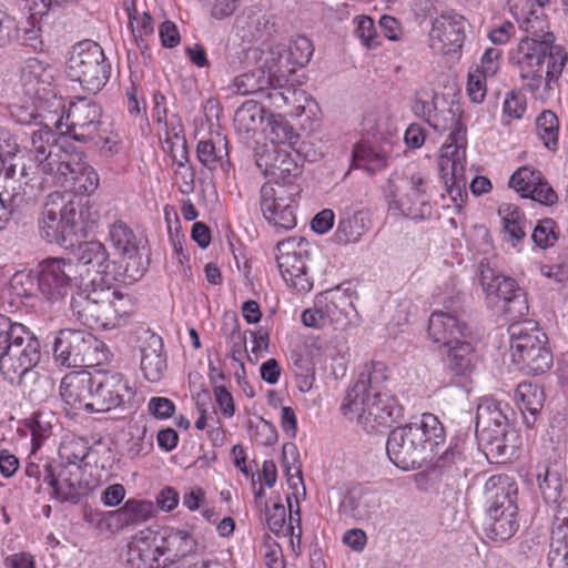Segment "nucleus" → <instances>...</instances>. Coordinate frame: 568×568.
I'll return each instance as SVG.
<instances>
[{
	"mask_svg": "<svg viewBox=\"0 0 568 568\" xmlns=\"http://www.w3.org/2000/svg\"><path fill=\"white\" fill-rule=\"evenodd\" d=\"M510 353L517 368L528 375L545 373L552 365L548 337L531 320L515 322L508 327Z\"/></svg>",
	"mask_w": 568,
	"mask_h": 568,
	"instance_id": "obj_7",
	"label": "nucleus"
},
{
	"mask_svg": "<svg viewBox=\"0 0 568 568\" xmlns=\"http://www.w3.org/2000/svg\"><path fill=\"white\" fill-rule=\"evenodd\" d=\"M151 415L158 419H166L175 412L174 403L166 397H152L148 403Z\"/></svg>",
	"mask_w": 568,
	"mask_h": 568,
	"instance_id": "obj_63",
	"label": "nucleus"
},
{
	"mask_svg": "<svg viewBox=\"0 0 568 568\" xmlns=\"http://www.w3.org/2000/svg\"><path fill=\"white\" fill-rule=\"evenodd\" d=\"M559 239L557 223L549 217L538 221L532 230L531 240L539 248L552 247Z\"/></svg>",
	"mask_w": 568,
	"mask_h": 568,
	"instance_id": "obj_55",
	"label": "nucleus"
},
{
	"mask_svg": "<svg viewBox=\"0 0 568 568\" xmlns=\"http://www.w3.org/2000/svg\"><path fill=\"white\" fill-rule=\"evenodd\" d=\"M527 199L544 205H552L557 202L558 196L541 174V181L531 189V194H529Z\"/></svg>",
	"mask_w": 568,
	"mask_h": 568,
	"instance_id": "obj_62",
	"label": "nucleus"
},
{
	"mask_svg": "<svg viewBox=\"0 0 568 568\" xmlns=\"http://www.w3.org/2000/svg\"><path fill=\"white\" fill-rule=\"evenodd\" d=\"M354 22L356 24L355 33L361 42L369 49L375 48L379 42L373 19L367 16H358Z\"/></svg>",
	"mask_w": 568,
	"mask_h": 568,
	"instance_id": "obj_58",
	"label": "nucleus"
},
{
	"mask_svg": "<svg viewBox=\"0 0 568 568\" xmlns=\"http://www.w3.org/2000/svg\"><path fill=\"white\" fill-rule=\"evenodd\" d=\"M144 248H139L136 252L123 254L120 261L112 262L110 284L113 281L124 284H132L139 281L148 270V256L143 252Z\"/></svg>",
	"mask_w": 568,
	"mask_h": 568,
	"instance_id": "obj_34",
	"label": "nucleus"
},
{
	"mask_svg": "<svg viewBox=\"0 0 568 568\" xmlns=\"http://www.w3.org/2000/svg\"><path fill=\"white\" fill-rule=\"evenodd\" d=\"M388 151L383 146L369 143H358L353 149V161L358 168H363L369 173H376L387 168Z\"/></svg>",
	"mask_w": 568,
	"mask_h": 568,
	"instance_id": "obj_40",
	"label": "nucleus"
},
{
	"mask_svg": "<svg viewBox=\"0 0 568 568\" xmlns=\"http://www.w3.org/2000/svg\"><path fill=\"white\" fill-rule=\"evenodd\" d=\"M21 77L24 85L38 93L41 87L50 85L53 81V69L39 59L31 58L24 62Z\"/></svg>",
	"mask_w": 568,
	"mask_h": 568,
	"instance_id": "obj_44",
	"label": "nucleus"
},
{
	"mask_svg": "<svg viewBox=\"0 0 568 568\" xmlns=\"http://www.w3.org/2000/svg\"><path fill=\"white\" fill-rule=\"evenodd\" d=\"M256 165L268 178L267 182L281 185H294L302 171L292 154L284 148H272L257 154Z\"/></svg>",
	"mask_w": 568,
	"mask_h": 568,
	"instance_id": "obj_21",
	"label": "nucleus"
},
{
	"mask_svg": "<svg viewBox=\"0 0 568 568\" xmlns=\"http://www.w3.org/2000/svg\"><path fill=\"white\" fill-rule=\"evenodd\" d=\"M40 357V342L29 332L27 339L14 343L0 356V373L4 379L16 378L17 371L36 367Z\"/></svg>",
	"mask_w": 568,
	"mask_h": 568,
	"instance_id": "obj_24",
	"label": "nucleus"
},
{
	"mask_svg": "<svg viewBox=\"0 0 568 568\" xmlns=\"http://www.w3.org/2000/svg\"><path fill=\"white\" fill-rule=\"evenodd\" d=\"M263 510L265 511L266 524L268 529L278 535L283 531L286 518V509L282 503H275L270 509L267 504H264Z\"/></svg>",
	"mask_w": 568,
	"mask_h": 568,
	"instance_id": "obj_60",
	"label": "nucleus"
},
{
	"mask_svg": "<svg viewBox=\"0 0 568 568\" xmlns=\"http://www.w3.org/2000/svg\"><path fill=\"white\" fill-rule=\"evenodd\" d=\"M566 463L560 453L554 452L536 465V478L542 499L548 505L561 498Z\"/></svg>",
	"mask_w": 568,
	"mask_h": 568,
	"instance_id": "obj_23",
	"label": "nucleus"
},
{
	"mask_svg": "<svg viewBox=\"0 0 568 568\" xmlns=\"http://www.w3.org/2000/svg\"><path fill=\"white\" fill-rule=\"evenodd\" d=\"M265 106L254 100L243 102L234 114V126L239 133L256 132L265 120Z\"/></svg>",
	"mask_w": 568,
	"mask_h": 568,
	"instance_id": "obj_41",
	"label": "nucleus"
},
{
	"mask_svg": "<svg viewBox=\"0 0 568 568\" xmlns=\"http://www.w3.org/2000/svg\"><path fill=\"white\" fill-rule=\"evenodd\" d=\"M140 367L145 379L151 383L159 382L166 371V357L163 354V342L161 336L148 333V337L141 346Z\"/></svg>",
	"mask_w": 568,
	"mask_h": 568,
	"instance_id": "obj_28",
	"label": "nucleus"
},
{
	"mask_svg": "<svg viewBox=\"0 0 568 568\" xmlns=\"http://www.w3.org/2000/svg\"><path fill=\"white\" fill-rule=\"evenodd\" d=\"M445 442V430L439 419L430 413L422 415L418 422L394 428L387 438L386 453L398 468H419L430 454H438V446Z\"/></svg>",
	"mask_w": 568,
	"mask_h": 568,
	"instance_id": "obj_3",
	"label": "nucleus"
},
{
	"mask_svg": "<svg viewBox=\"0 0 568 568\" xmlns=\"http://www.w3.org/2000/svg\"><path fill=\"white\" fill-rule=\"evenodd\" d=\"M484 495L487 509L498 508H518L517 507V486L508 475H494L489 477L484 485Z\"/></svg>",
	"mask_w": 568,
	"mask_h": 568,
	"instance_id": "obj_29",
	"label": "nucleus"
},
{
	"mask_svg": "<svg viewBox=\"0 0 568 568\" xmlns=\"http://www.w3.org/2000/svg\"><path fill=\"white\" fill-rule=\"evenodd\" d=\"M295 239L281 241L276 245V262L283 280L297 292H308L313 282L307 275V267L302 251H295Z\"/></svg>",
	"mask_w": 568,
	"mask_h": 568,
	"instance_id": "obj_19",
	"label": "nucleus"
},
{
	"mask_svg": "<svg viewBox=\"0 0 568 568\" xmlns=\"http://www.w3.org/2000/svg\"><path fill=\"white\" fill-rule=\"evenodd\" d=\"M270 131L267 136L273 144V148H292L297 139L293 126L281 116L270 115L268 119Z\"/></svg>",
	"mask_w": 568,
	"mask_h": 568,
	"instance_id": "obj_48",
	"label": "nucleus"
},
{
	"mask_svg": "<svg viewBox=\"0 0 568 568\" xmlns=\"http://www.w3.org/2000/svg\"><path fill=\"white\" fill-rule=\"evenodd\" d=\"M286 50L287 59H291L293 64L302 68L310 62L314 48L310 39L304 36H298L291 40Z\"/></svg>",
	"mask_w": 568,
	"mask_h": 568,
	"instance_id": "obj_57",
	"label": "nucleus"
},
{
	"mask_svg": "<svg viewBox=\"0 0 568 568\" xmlns=\"http://www.w3.org/2000/svg\"><path fill=\"white\" fill-rule=\"evenodd\" d=\"M272 84V78L268 72L257 68L237 75L233 80L235 92L241 95L264 94L265 89Z\"/></svg>",
	"mask_w": 568,
	"mask_h": 568,
	"instance_id": "obj_43",
	"label": "nucleus"
},
{
	"mask_svg": "<svg viewBox=\"0 0 568 568\" xmlns=\"http://www.w3.org/2000/svg\"><path fill=\"white\" fill-rule=\"evenodd\" d=\"M275 81L278 82V79L272 78V84L261 95L268 102V108L283 109L286 105H295L302 100L312 101V98H308L305 91L288 85H276Z\"/></svg>",
	"mask_w": 568,
	"mask_h": 568,
	"instance_id": "obj_42",
	"label": "nucleus"
},
{
	"mask_svg": "<svg viewBox=\"0 0 568 568\" xmlns=\"http://www.w3.org/2000/svg\"><path fill=\"white\" fill-rule=\"evenodd\" d=\"M62 179V187L74 194L84 195L94 192L99 185V175L89 164L75 179L69 180L65 175Z\"/></svg>",
	"mask_w": 568,
	"mask_h": 568,
	"instance_id": "obj_51",
	"label": "nucleus"
},
{
	"mask_svg": "<svg viewBox=\"0 0 568 568\" xmlns=\"http://www.w3.org/2000/svg\"><path fill=\"white\" fill-rule=\"evenodd\" d=\"M518 508L487 509L485 521L486 536L495 541H506L518 530Z\"/></svg>",
	"mask_w": 568,
	"mask_h": 568,
	"instance_id": "obj_33",
	"label": "nucleus"
},
{
	"mask_svg": "<svg viewBox=\"0 0 568 568\" xmlns=\"http://www.w3.org/2000/svg\"><path fill=\"white\" fill-rule=\"evenodd\" d=\"M43 483L52 491L51 497L61 501L78 504L82 496L81 466L74 463L45 464Z\"/></svg>",
	"mask_w": 568,
	"mask_h": 568,
	"instance_id": "obj_17",
	"label": "nucleus"
},
{
	"mask_svg": "<svg viewBox=\"0 0 568 568\" xmlns=\"http://www.w3.org/2000/svg\"><path fill=\"white\" fill-rule=\"evenodd\" d=\"M525 111V95L516 91L508 92L503 104L504 114L513 119H520Z\"/></svg>",
	"mask_w": 568,
	"mask_h": 568,
	"instance_id": "obj_61",
	"label": "nucleus"
},
{
	"mask_svg": "<svg viewBox=\"0 0 568 568\" xmlns=\"http://www.w3.org/2000/svg\"><path fill=\"white\" fill-rule=\"evenodd\" d=\"M90 374L65 376L60 385V395L71 408L83 407L91 400Z\"/></svg>",
	"mask_w": 568,
	"mask_h": 568,
	"instance_id": "obj_38",
	"label": "nucleus"
},
{
	"mask_svg": "<svg viewBox=\"0 0 568 568\" xmlns=\"http://www.w3.org/2000/svg\"><path fill=\"white\" fill-rule=\"evenodd\" d=\"M155 515L154 504L145 499H128L122 507L109 515L113 520L115 530H122L129 526H139L146 523Z\"/></svg>",
	"mask_w": 568,
	"mask_h": 568,
	"instance_id": "obj_32",
	"label": "nucleus"
},
{
	"mask_svg": "<svg viewBox=\"0 0 568 568\" xmlns=\"http://www.w3.org/2000/svg\"><path fill=\"white\" fill-rule=\"evenodd\" d=\"M104 344L83 329H60L53 341V358L64 367H93L104 358Z\"/></svg>",
	"mask_w": 568,
	"mask_h": 568,
	"instance_id": "obj_10",
	"label": "nucleus"
},
{
	"mask_svg": "<svg viewBox=\"0 0 568 568\" xmlns=\"http://www.w3.org/2000/svg\"><path fill=\"white\" fill-rule=\"evenodd\" d=\"M129 301L110 283L98 282L95 277L88 281L82 278L79 290L71 297L70 308L72 315L89 328L112 329L128 312Z\"/></svg>",
	"mask_w": 568,
	"mask_h": 568,
	"instance_id": "obj_5",
	"label": "nucleus"
},
{
	"mask_svg": "<svg viewBox=\"0 0 568 568\" xmlns=\"http://www.w3.org/2000/svg\"><path fill=\"white\" fill-rule=\"evenodd\" d=\"M341 412L367 429L392 426L403 417V406L388 388L387 367L384 363L373 361L359 374L347 389Z\"/></svg>",
	"mask_w": 568,
	"mask_h": 568,
	"instance_id": "obj_2",
	"label": "nucleus"
},
{
	"mask_svg": "<svg viewBox=\"0 0 568 568\" xmlns=\"http://www.w3.org/2000/svg\"><path fill=\"white\" fill-rule=\"evenodd\" d=\"M297 185H281L265 182L260 191L261 211L265 220L277 229L292 230L296 226Z\"/></svg>",
	"mask_w": 568,
	"mask_h": 568,
	"instance_id": "obj_13",
	"label": "nucleus"
},
{
	"mask_svg": "<svg viewBox=\"0 0 568 568\" xmlns=\"http://www.w3.org/2000/svg\"><path fill=\"white\" fill-rule=\"evenodd\" d=\"M480 284L488 296L494 295L504 302L503 310L509 320L515 321L528 314L527 294L514 278L481 264Z\"/></svg>",
	"mask_w": 568,
	"mask_h": 568,
	"instance_id": "obj_14",
	"label": "nucleus"
},
{
	"mask_svg": "<svg viewBox=\"0 0 568 568\" xmlns=\"http://www.w3.org/2000/svg\"><path fill=\"white\" fill-rule=\"evenodd\" d=\"M415 112L438 132L450 131L444 145L440 158L466 153L467 129L462 122V111L458 106L448 105L445 99L439 100L434 95L430 101H418Z\"/></svg>",
	"mask_w": 568,
	"mask_h": 568,
	"instance_id": "obj_8",
	"label": "nucleus"
},
{
	"mask_svg": "<svg viewBox=\"0 0 568 568\" xmlns=\"http://www.w3.org/2000/svg\"><path fill=\"white\" fill-rule=\"evenodd\" d=\"M548 566L549 568H568V548L551 542Z\"/></svg>",
	"mask_w": 568,
	"mask_h": 568,
	"instance_id": "obj_64",
	"label": "nucleus"
},
{
	"mask_svg": "<svg viewBox=\"0 0 568 568\" xmlns=\"http://www.w3.org/2000/svg\"><path fill=\"white\" fill-rule=\"evenodd\" d=\"M428 336L444 348L471 337V331L457 316L443 311L432 313L428 321Z\"/></svg>",
	"mask_w": 568,
	"mask_h": 568,
	"instance_id": "obj_26",
	"label": "nucleus"
},
{
	"mask_svg": "<svg viewBox=\"0 0 568 568\" xmlns=\"http://www.w3.org/2000/svg\"><path fill=\"white\" fill-rule=\"evenodd\" d=\"M466 153L439 158V170L446 191L457 210H460L467 197V180L465 178Z\"/></svg>",
	"mask_w": 568,
	"mask_h": 568,
	"instance_id": "obj_27",
	"label": "nucleus"
},
{
	"mask_svg": "<svg viewBox=\"0 0 568 568\" xmlns=\"http://www.w3.org/2000/svg\"><path fill=\"white\" fill-rule=\"evenodd\" d=\"M536 133L548 150H556L558 146L559 121L557 115L550 111H542L536 119Z\"/></svg>",
	"mask_w": 568,
	"mask_h": 568,
	"instance_id": "obj_47",
	"label": "nucleus"
},
{
	"mask_svg": "<svg viewBox=\"0 0 568 568\" xmlns=\"http://www.w3.org/2000/svg\"><path fill=\"white\" fill-rule=\"evenodd\" d=\"M196 547L197 541L189 531L165 527L160 542L155 546V552L159 556L170 555L172 560H179L195 552Z\"/></svg>",
	"mask_w": 568,
	"mask_h": 568,
	"instance_id": "obj_30",
	"label": "nucleus"
},
{
	"mask_svg": "<svg viewBox=\"0 0 568 568\" xmlns=\"http://www.w3.org/2000/svg\"><path fill=\"white\" fill-rule=\"evenodd\" d=\"M77 226V209L72 202L59 205L49 202L44 205L39 220V232L48 243H55L64 248L73 246Z\"/></svg>",
	"mask_w": 568,
	"mask_h": 568,
	"instance_id": "obj_16",
	"label": "nucleus"
},
{
	"mask_svg": "<svg viewBox=\"0 0 568 568\" xmlns=\"http://www.w3.org/2000/svg\"><path fill=\"white\" fill-rule=\"evenodd\" d=\"M17 377L7 379L11 385H19L29 396L30 400H43L51 388L50 379L40 375L34 367L23 368L16 372Z\"/></svg>",
	"mask_w": 568,
	"mask_h": 568,
	"instance_id": "obj_39",
	"label": "nucleus"
},
{
	"mask_svg": "<svg viewBox=\"0 0 568 568\" xmlns=\"http://www.w3.org/2000/svg\"><path fill=\"white\" fill-rule=\"evenodd\" d=\"M91 400L85 405L87 412L103 413L113 408L131 406L134 393L122 374L97 372L90 375Z\"/></svg>",
	"mask_w": 568,
	"mask_h": 568,
	"instance_id": "obj_12",
	"label": "nucleus"
},
{
	"mask_svg": "<svg viewBox=\"0 0 568 568\" xmlns=\"http://www.w3.org/2000/svg\"><path fill=\"white\" fill-rule=\"evenodd\" d=\"M465 19L455 12L437 17L429 31V45L442 54L456 53L465 40Z\"/></svg>",
	"mask_w": 568,
	"mask_h": 568,
	"instance_id": "obj_20",
	"label": "nucleus"
},
{
	"mask_svg": "<svg viewBox=\"0 0 568 568\" xmlns=\"http://www.w3.org/2000/svg\"><path fill=\"white\" fill-rule=\"evenodd\" d=\"M29 332L23 324L12 322L11 318L0 314V356L14 343L27 339Z\"/></svg>",
	"mask_w": 568,
	"mask_h": 568,
	"instance_id": "obj_50",
	"label": "nucleus"
},
{
	"mask_svg": "<svg viewBox=\"0 0 568 568\" xmlns=\"http://www.w3.org/2000/svg\"><path fill=\"white\" fill-rule=\"evenodd\" d=\"M381 507L378 494L361 484L349 485L338 505V514L346 519L356 521L368 520Z\"/></svg>",
	"mask_w": 568,
	"mask_h": 568,
	"instance_id": "obj_22",
	"label": "nucleus"
},
{
	"mask_svg": "<svg viewBox=\"0 0 568 568\" xmlns=\"http://www.w3.org/2000/svg\"><path fill=\"white\" fill-rule=\"evenodd\" d=\"M12 39H16L21 45L30 47L33 50L41 49L42 40L40 28L34 18L27 17L20 21L14 20Z\"/></svg>",
	"mask_w": 568,
	"mask_h": 568,
	"instance_id": "obj_49",
	"label": "nucleus"
},
{
	"mask_svg": "<svg viewBox=\"0 0 568 568\" xmlns=\"http://www.w3.org/2000/svg\"><path fill=\"white\" fill-rule=\"evenodd\" d=\"M445 355L446 366L455 376H466L475 368L477 356L470 338L445 347Z\"/></svg>",
	"mask_w": 568,
	"mask_h": 568,
	"instance_id": "obj_36",
	"label": "nucleus"
},
{
	"mask_svg": "<svg viewBox=\"0 0 568 568\" xmlns=\"http://www.w3.org/2000/svg\"><path fill=\"white\" fill-rule=\"evenodd\" d=\"M110 240L113 247L120 255L134 253L142 246V239H139L134 232L122 221H116L110 227Z\"/></svg>",
	"mask_w": 568,
	"mask_h": 568,
	"instance_id": "obj_45",
	"label": "nucleus"
},
{
	"mask_svg": "<svg viewBox=\"0 0 568 568\" xmlns=\"http://www.w3.org/2000/svg\"><path fill=\"white\" fill-rule=\"evenodd\" d=\"M549 0H526L518 18L526 33L509 52V62L518 68L524 89L535 99L547 100L559 88L568 63L567 49L555 42L542 11Z\"/></svg>",
	"mask_w": 568,
	"mask_h": 568,
	"instance_id": "obj_1",
	"label": "nucleus"
},
{
	"mask_svg": "<svg viewBox=\"0 0 568 568\" xmlns=\"http://www.w3.org/2000/svg\"><path fill=\"white\" fill-rule=\"evenodd\" d=\"M437 467L443 477L459 479L466 476L465 459L457 452H446L438 459Z\"/></svg>",
	"mask_w": 568,
	"mask_h": 568,
	"instance_id": "obj_56",
	"label": "nucleus"
},
{
	"mask_svg": "<svg viewBox=\"0 0 568 568\" xmlns=\"http://www.w3.org/2000/svg\"><path fill=\"white\" fill-rule=\"evenodd\" d=\"M287 58L285 45H276L271 49L270 59L266 60L271 78L285 77L295 72L298 65L293 64V61Z\"/></svg>",
	"mask_w": 568,
	"mask_h": 568,
	"instance_id": "obj_53",
	"label": "nucleus"
},
{
	"mask_svg": "<svg viewBox=\"0 0 568 568\" xmlns=\"http://www.w3.org/2000/svg\"><path fill=\"white\" fill-rule=\"evenodd\" d=\"M325 300L323 310L331 321H339L341 315L347 316L353 306L349 296L339 288L326 292Z\"/></svg>",
	"mask_w": 568,
	"mask_h": 568,
	"instance_id": "obj_54",
	"label": "nucleus"
},
{
	"mask_svg": "<svg viewBox=\"0 0 568 568\" xmlns=\"http://www.w3.org/2000/svg\"><path fill=\"white\" fill-rule=\"evenodd\" d=\"M28 150L34 166L45 175V181L61 187L60 175H65L69 180L75 179L89 165L83 152L74 148L67 149L48 125L32 131Z\"/></svg>",
	"mask_w": 568,
	"mask_h": 568,
	"instance_id": "obj_6",
	"label": "nucleus"
},
{
	"mask_svg": "<svg viewBox=\"0 0 568 568\" xmlns=\"http://www.w3.org/2000/svg\"><path fill=\"white\" fill-rule=\"evenodd\" d=\"M78 274L80 275V282L83 277V272L88 275L94 272L98 282L110 283V275L112 268V262L110 261L109 252L105 246L98 241H89L80 243L75 251Z\"/></svg>",
	"mask_w": 568,
	"mask_h": 568,
	"instance_id": "obj_25",
	"label": "nucleus"
},
{
	"mask_svg": "<svg viewBox=\"0 0 568 568\" xmlns=\"http://www.w3.org/2000/svg\"><path fill=\"white\" fill-rule=\"evenodd\" d=\"M386 197L390 210H398L413 220H425L432 215L428 195V179L422 172L406 174L400 184L388 179Z\"/></svg>",
	"mask_w": 568,
	"mask_h": 568,
	"instance_id": "obj_11",
	"label": "nucleus"
},
{
	"mask_svg": "<svg viewBox=\"0 0 568 568\" xmlns=\"http://www.w3.org/2000/svg\"><path fill=\"white\" fill-rule=\"evenodd\" d=\"M541 181V172L529 166H521L516 170L509 179L508 185L514 189L521 197L527 199L531 194V189Z\"/></svg>",
	"mask_w": 568,
	"mask_h": 568,
	"instance_id": "obj_52",
	"label": "nucleus"
},
{
	"mask_svg": "<svg viewBox=\"0 0 568 568\" xmlns=\"http://www.w3.org/2000/svg\"><path fill=\"white\" fill-rule=\"evenodd\" d=\"M369 229V220L364 211L345 209L339 214L338 225L335 233L339 243L357 242Z\"/></svg>",
	"mask_w": 568,
	"mask_h": 568,
	"instance_id": "obj_37",
	"label": "nucleus"
},
{
	"mask_svg": "<svg viewBox=\"0 0 568 568\" xmlns=\"http://www.w3.org/2000/svg\"><path fill=\"white\" fill-rule=\"evenodd\" d=\"M196 155L203 166L210 171L221 170L227 173L231 166L227 139L221 134L210 140L200 141Z\"/></svg>",
	"mask_w": 568,
	"mask_h": 568,
	"instance_id": "obj_31",
	"label": "nucleus"
},
{
	"mask_svg": "<svg viewBox=\"0 0 568 568\" xmlns=\"http://www.w3.org/2000/svg\"><path fill=\"white\" fill-rule=\"evenodd\" d=\"M498 215L503 224L504 240L516 247L526 237V229L530 226L519 206L511 203H503L498 207Z\"/></svg>",
	"mask_w": 568,
	"mask_h": 568,
	"instance_id": "obj_35",
	"label": "nucleus"
},
{
	"mask_svg": "<svg viewBox=\"0 0 568 568\" xmlns=\"http://www.w3.org/2000/svg\"><path fill=\"white\" fill-rule=\"evenodd\" d=\"M110 64L103 49L92 40L73 45L68 60V77L77 81L89 93H98L108 82Z\"/></svg>",
	"mask_w": 568,
	"mask_h": 568,
	"instance_id": "obj_9",
	"label": "nucleus"
},
{
	"mask_svg": "<svg viewBox=\"0 0 568 568\" xmlns=\"http://www.w3.org/2000/svg\"><path fill=\"white\" fill-rule=\"evenodd\" d=\"M102 109L93 101L81 99L70 105L68 120L70 121L68 133L78 142H90L95 139L108 142L100 134Z\"/></svg>",
	"mask_w": 568,
	"mask_h": 568,
	"instance_id": "obj_18",
	"label": "nucleus"
},
{
	"mask_svg": "<svg viewBox=\"0 0 568 568\" xmlns=\"http://www.w3.org/2000/svg\"><path fill=\"white\" fill-rule=\"evenodd\" d=\"M510 406L494 398H481L477 405L475 433L487 458L503 464L517 457L521 437L509 420Z\"/></svg>",
	"mask_w": 568,
	"mask_h": 568,
	"instance_id": "obj_4",
	"label": "nucleus"
},
{
	"mask_svg": "<svg viewBox=\"0 0 568 568\" xmlns=\"http://www.w3.org/2000/svg\"><path fill=\"white\" fill-rule=\"evenodd\" d=\"M78 266L67 258H48L40 263L38 291L48 302L63 300L78 281Z\"/></svg>",
	"mask_w": 568,
	"mask_h": 568,
	"instance_id": "obj_15",
	"label": "nucleus"
},
{
	"mask_svg": "<svg viewBox=\"0 0 568 568\" xmlns=\"http://www.w3.org/2000/svg\"><path fill=\"white\" fill-rule=\"evenodd\" d=\"M136 435L131 433V438L128 442V456L135 458L141 455L148 454L152 448V436L146 438V428H135Z\"/></svg>",
	"mask_w": 568,
	"mask_h": 568,
	"instance_id": "obj_59",
	"label": "nucleus"
},
{
	"mask_svg": "<svg viewBox=\"0 0 568 568\" xmlns=\"http://www.w3.org/2000/svg\"><path fill=\"white\" fill-rule=\"evenodd\" d=\"M516 398L521 412H529L532 422L544 407L545 393L544 389L531 383H520L516 389Z\"/></svg>",
	"mask_w": 568,
	"mask_h": 568,
	"instance_id": "obj_46",
	"label": "nucleus"
}]
</instances>
